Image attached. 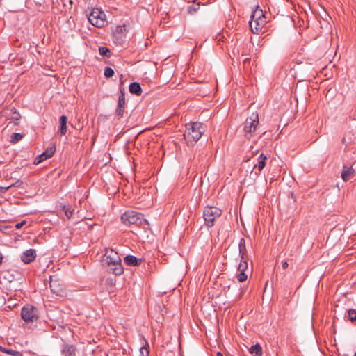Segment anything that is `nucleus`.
Here are the masks:
<instances>
[{"instance_id":"1","label":"nucleus","mask_w":356,"mask_h":356,"mask_svg":"<svg viewBox=\"0 0 356 356\" xmlns=\"http://www.w3.org/2000/svg\"><path fill=\"white\" fill-rule=\"evenodd\" d=\"M206 131V126L201 122H193L186 124L184 134V139L188 144L196 143Z\"/></svg>"},{"instance_id":"2","label":"nucleus","mask_w":356,"mask_h":356,"mask_svg":"<svg viewBox=\"0 0 356 356\" xmlns=\"http://www.w3.org/2000/svg\"><path fill=\"white\" fill-rule=\"evenodd\" d=\"M121 220L126 225H136L143 228L149 225L148 221L144 218V216L135 211L124 212L121 216Z\"/></svg>"},{"instance_id":"3","label":"nucleus","mask_w":356,"mask_h":356,"mask_svg":"<svg viewBox=\"0 0 356 356\" xmlns=\"http://www.w3.org/2000/svg\"><path fill=\"white\" fill-rule=\"evenodd\" d=\"M222 215V211L216 207H206L203 211L204 224L207 227L214 225V222Z\"/></svg>"},{"instance_id":"4","label":"nucleus","mask_w":356,"mask_h":356,"mask_svg":"<svg viewBox=\"0 0 356 356\" xmlns=\"http://www.w3.org/2000/svg\"><path fill=\"white\" fill-rule=\"evenodd\" d=\"M88 21L95 26L101 28L106 24V14L99 8H92L88 15Z\"/></svg>"},{"instance_id":"5","label":"nucleus","mask_w":356,"mask_h":356,"mask_svg":"<svg viewBox=\"0 0 356 356\" xmlns=\"http://www.w3.org/2000/svg\"><path fill=\"white\" fill-rule=\"evenodd\" d=\"M259 124V116L257 113H252L245 122L243 130L246 138H250L252 134L255 131Z\"/></svg>"},{"instance_id":"6","label":"nucleus","mask_w":356,"mask_h":356,"mask_svg":"<svg viewBox=\"0 0 356 356\" xmlns=\"http://www.w3.org/2000/svg\"><path fill=\"white\" fill-rule=\"evenodd\" d=\"M21 317L26 322H33L38 318L37 309L35 307L26 305L23 307Z\"/></svg>"},{"instance_id":"7","label":"nucleus","mask_w":356,"mask_h":356,"mask_svg":"<svg viewBox=\"0 0 356 356\" xmlns=\"http://www.w3.org/2000/svg\"><path fill=\"white\" fill-rule=\"evenodd\" d=\"M125 90L124 88H120V95L118 101V106L115 109V115L120 119L123 117L125 110Z\"/></svg>"},{"instance_id":"8","label":"nucleus","mask_w":356,"mask_h":356,"mask_svg":"<svg viewBox=\"0 0 356 356\" xmlns=\"http://www.w3.org/2000/svg\"><path fill=\"white\" fill-rule=\"evenodd\" d=\"M104 265L122 263L118 253L113 250H106L104 254Z\"/></svg>"},{"instance_id":"9","label":"nucleus","mask_w":356,"mask_h":356,"mask_svg":"<svg viewBox=\"0 0 356 356\" xmlns=\"http://www.w3.org/2000/svg\"><path fill=\"white\" fill-rule=\"evenodd\" d=\"M266 17L257 20L250 21V27L253 33L258 34L266 24Z\"/></svg>"},{"instance_id":"10","label":"nucleus","mask_w":356,"mask_h":356,"mask_svg":"<svg viewBox=\"0 0 356 356\" xmlns=\"http://www.w3.org/2000/svg\"><path fill=\"white\" fill-rule=\"evenodd\" d=\"M248 268V263L244 259H241V261L238 265V270L239 271V273L236 275L237 280L240 282H243L245 281L248 278V275L245 274V271Z\"/></svg>"},{"instance_id":"11","label":"nucleus","mask_w":356,"mask_h":356,"mask_svg":"<svg viewBox=\"0 0 356 356\" xmlns=\"http://www.w3.org/2000/svg\"><path fill=\"white\" fill-rule=\"evenodd\" d=\"M36 251L34 249L30 248L24 251L21 255V260L24 264H30L35 259Z\"/></svg>"},{"instance_id":"12","label":"nucleus","mask_w":356,"mask_h":356,"mask_svg":"<svg viewBox=\"0 0 356 356\" xmlns=\"http://www.w3.org/2000/svg\"><path fill=\"white\" fill-rule=\"evenodd\" d=\"M107 269V271L113 273L115 275H120L123 273L124 268L122 267V263L115 264H106L104 265Z\"/></svg>"},{"instance_id":"13","label":"nucleus","mask_w":356,"mask_h":356,"mask_svg":"<svg viewBox=\"0 0 356 356\" xmlns=\"http://www.w3.org/2000/svg\"><path fill=\"white\" fill-rule=\"evenodd\" d=\"M124 263L129 266H138L142 263V259H138L133 255H127L124 258Z\"/></svg>"},{"instance_id":"14","label":"nucleus","mask_w":356,"mask_h":356,"mask_svg":"<svg viewBox=\"0 0 356 356\" xmlns=\"http://www.w3.org/2000/svg\"><path fill=\"white\" fill-rule=\"evenodd\" d=\"M49 285L50 289L54 293L56 294L57 296H61L63 290V288L59 285L57 280H53L51 279Z\"/></svg>"},{"instance_id":"15","label":"nucleus","mask_w":356,"mask_h":356,"mask_svg":"<svg viewBox=\"0 0 356 356\" xmlns=\"http://www.w3.org/2000/svg\"><path fill=\"white\" fill-rule=\"evenodd\" d=\"M77 350L72 345H65L62 349V353L64 356H76Z\"/></svg>"},{"instance_id":"16","label":"nucleus","mask_w":356,"mask_h":356,"mask_svg":"<svg viewBox=\"0 0 356 356\" xmlns=\"http://www.w3.org/2000/svg\"><path fill=\"white\" fill-rule=\"evenodd\" d=\"M266 17L263 10L257 6L250 16V21Z\"/></svg>"},{"instance_id":"17","label":"nucleus","mask_w":356,"mask_h":356,"mask_svg":"<svg viewBox=\"0 0 356 356\" xmlns=\"http://www.w3.org/2000/svg\"><path fill=\"white\" fill-rule=\"evenodd\" d=\"M129 90L131 93L136 95L138 96L140 95L143 92L140 85L137 82H133L130 83Z\"/></svg>"},{"instance_id":"18","label":"nucleus","mask_w":356,"mask_h":356,"mask_svg":"<svg viewBox=\"0 0 356 356\" xmlns=\"http://www.w3.org/2000/svg\"><path fill=\"white\" fill-rule=\"evenodd\" d=\"M355 170L352 167L343 170L341 173V177L344 181H348L354 175Z\"/></svg>"},{"instance_id":"19","label":"nucleus","mask_w":356,"mask_h":356,"mask_svg":"<svg viewBox=\"0 0 356 356\" xmlns=\"http://www.w3.org/2000/svg\"><path fill=\"white\" fill-rule=\"evenodd\" d=\"M67 118L65 115H62L60 118V127L59 129V133L60 136H64L67 132Z\"/></svg>"},{"instance_id":"20","label":"nucleus","mask_w":356,"mask_h":356,"mask_svg":"<svg viewBox=\"0 0 356 356\" xmlns=\"http://www.w3.org/2000/svg\"><path fill=\"white\" fill-rule=\"evenodd\" d=\"M239 255L242 259H245L246 253L245 241L243 238H241L238 243Z\"/></svg>"},{"instance_id":"21","label":"nucleus","mask_w":356,"mask_h":356,"mask_svg":"<svg viewBox=\"0 0 356 356\" xmlns=\"http://www.w3.org/2000/svg\"><path fill=\"white\" fill-rule=\"evenodd\" d=\"M258 159V164L255 165V167H257L259 171H261L266 165V160L267 159V157L264 154H261Z\"/></svg>"},{"instance_id":"22","label":"nucleus","mask_w":356,"mask_h":356,"mask_svg":"<svg viewBox=\"0 0 356 356\" xmlns=\"http://www.w3.org/2000/svg\"><path fill=\"white\" fill-rule=\"evenodd\" d=\"M250 353L251 354H256L257 355H262V348L260 346V345L257 343V344H255L250 347Z\"/></svg>"},{"instance_id":"23","label":"nucleus","mask_w":356,"mask_h":356,"mask_svg":"<svg viewBox=\"0 0 356 356\" xmlns=\"http://www.w3.org/2000/svg\"><path fill=\"white\" fill-rule=\"evenodd\" d=\"M56 152V146L54 145H51L43 152L46 156V158H51L53 156Z\"/></svg>"},{"instance_id":"24","label":"nucleus","mask_w":356,"mask_h":356,"mask_svg":"<svg viewBox=\"0 0 356 356\" xmlns=\"http://www.w3.org/2000/svg\"><path fill=\"white\" fill-rule=\"evenodd\" d=\"M0 350L12 356H23L22 353L19 351H16L12 349H6L1 346H0Z\"/></svg>"},{"instance_id":"25","label":"nucleus","mask_w":356,"mask_h":356,"mask_svg":"<svg viewBox=\"0 0 356 356\" xmlns=\"http://www.w3.org/2000/svg\"><path fill=\"white\" fill-rule=\"evenodd\" d=\"M23 138V134H19V133H14L11 136H10V143H16L17 142H19V140H21Z\"/></svg>"},{"instance_id":"26","label":"nucleus","mask_w":356,"mask_h":356,"mask_svg":"<svg viewBox=\"0 0 356 356\" xmlns=\"http://www.w3.org/2000/svg\"><path fill=\"white\" fill-rule=\"evenodd\" d=\"M200 5L199 3H193L192 5L188 6V13L191 15H193L196 13L200 9Z\"/></svg>"},{"instance_id":"27","label":"nucleus","mask_w":356,"mask_h":356,"mask_svg":"<svg viewBox=\"0 0 356 356\" xmlns=\"http://www.w3.org/2000/svg\"><path fill=\"white\" fill-rule=\"evenodd\" d=\"M99 53L102 56H106L108 58H109L111 56V51L106 47H104V46L99 47Z\"/></svg>"},{"instance_id":"28","label":"nucleus","mask_w":356,"mask_h":356,"mask_svg":"<svg viewBox=\"0 0 356 356\" xmlns=\"http://www.w3.org/2000/svg\"><path fill=\"white\" fill-rule=\"evenodd\" d=\"M63 211L65 212V216H67V218L68 219L72 218V216L74 212V209H72L70 207H67L66 206H63Z\"/></svg>"},{"instance_id":"29","label":"nucleus","mask_w":356,"mask_h":356,"mask_svg":"<svg viewBox=\"0 0 356 356\" xmlns=\"http://www.w3.org/2000/svg\"><path fill=\"white\" fill-rule=\"evenodd\" d=\"M149 346L148 344L145 346H143L140 348V356H149Z\"/></svg>"},{"instance_id":"30","label":"nucleus","mask_w":356,"mask_h":356,"mask_svg":"<svg viewBox=\"0 0 356 356\" xmlns=\"http://www.w3.org/2000/svg\"><path fill=\"white\" fill-rule=\"evenodd\" d=\"M104 74L105 77L111 78L114 74V70L112 68L109 67H106L104 69Z\"/></svg>"},{"instance_id":"31","label":"nucleus","mask_w":356,"mask_h":356,"mask_svg":"<svg viewBox=\"0 0 356 356\" xmlns=\"http://www.w3.org/2000/svg\"><path fill=\"white\" fill-rule=\"evenodd\" d=\"M348 318L350 321H356V310L354 309H350L348 312Z\"/></svg>"},{"instance_id":"32","label":"nucleus","mask_w":356,"mask_h":356,"mask_svg":"<svg viewBox=\"0 0 356 356\" xmlns=\"http://www.w3.org/2000/svg\"><path fill=\"white\" fill-rule=\"evenodd\" d=\"M47 159L48 158H46V156L44 155V154L42 153L36 158L35 163L38 164Z\"/></svg>"},{"instance_id":"33","label":"nucleus","mask_w":356,"mask_h":356,"mask_svg":"<svg viewBox=\"0 0 356 356\" xmlns=\"http://www.w3.org/2000/svg\"><path fill=\"white\" fill-rule=\"evenodd\" d=\"M26 223V222L25 220H23L20 222H18L15 225V227L17 229H20L22 228L25 224Z\"/></svg>"},{"instance_id":"34","label":"nucleus","mask_w":356,"mask_h":356,"mask_svg":"<svg viewBox=\"0 0 356 356\" xmlns=\"http://www.w3.org/2000/svg\"><path fill=\"white\" fill-rule=\"evenodd\" d=\"M11 186H6V187H0V192H5L8 189H9Z\"/></svg>"},{"instance_id":"35","label":"nucleus","mask_w":356,"mask_h":356,"mask_svg":"<svg viewBox=\"0 0 356 356\" xmlns=\"http://www.w3.org/2000/svg\"><path fill=\"white\" fill-rule=\"evenodd\" d=\"M124 29V26H119L117 27L116 31L118 33H122Z\"/></svg>"},{"instance_id":"36","label":"nucleus","mask_w":356,"mask_h":356,"mask_svg":"<svg viewBox=\"0 0 356 356\" xmlns=\"http://www.w3.org/2000/svg\"><path fill=\"white\" fill-rule=\"evenodd\" d=\"M288 266H289V264H288L287 261H285L282 262L283 269H286Z\"/></svg>"},{"instance_id":"37","label":"nucleus","mask_w":356,"mask_h":356,"mask_svg":"<svg viewBox=\"0 0 356 356\" xmlns=\"http://www.w3.org/2000/svg\"><path fill=\"white\" fill-rule=\"evenodd\" d=\"M122 79H123V75L121 74L120 76V83L122 84L123 83V81H122Z\"/></svg>"},{"instance_id":"38","label":"nucleus","mask_w":356,"mask_h":356,"mask_svg":"<svg viewBox=\"0 0 356 356\" xmlns=\"http://www.w3.org/2000/svg\"><path fill=\"white\" fill-rule=\"evenodd\" d=\"M3 262V256L0 254V265L2 264Z\"/></svg>"},{"instance_id":"39","label":"nucleus","mask_w":356,"mask_h":356,"mask_svg":"<svg viewBox=\"0 0 356 356\" xmlns=\"http://www.w3.org/2000/svg\"><path fill=\"white\" fill-rule=\"evenodd\" d=\"M217 356H223L222 353L220 352L217 353Z\"/></svg>"},{"instance_id":"40","label":"nucleus","mask_w":356,"mask_h":356,"mask_svg":"<svg viewBox=\"0 0 356 356\" xmlns=\"http://www.w3.org/2000/svg\"><path fill=\"white\" fill-rule=\"evenodd\" d=\"M15 119L17 121L19 120L18 117H16Z\"/></svg>"},{"instance_id":"41","label":"nucleus","mask_w":356,"mask_h":356,"mask_svg":"<svg viewBox=\"0 0 356 356\" xmlns=\"http://www.w3.org/2000/svg\"><path fill=\"white\" fill-rule=\"evenodd\" d=\"M354 356H356V352L355 353Z\"/></svg>"},{"instance_id":"42","label":"nucleus","mask_w":356,"mask_h":356,"mask_svg":"<svg viewBox=\"0 0 356 356\" xmlns=\"http://www.w3.org/2000/svg\"><path fill=\"white\" fill-rule=\"evenodd\" d=\"M254 356H258V355H254Z\"/></svg>"},{"instance_id":"43","label":"nucleus","mask_w":356,"mask_h":356,"mask_svg":"<svg viewBox=\"0 0 356 356\" xmlns=\"http://www.w3.org/2000/svg\"><path fill=\"white\" fill-rule=\"evenodd\" d=\"M106 356H108V355H106Z\"/></svg>"}]
</instances>
